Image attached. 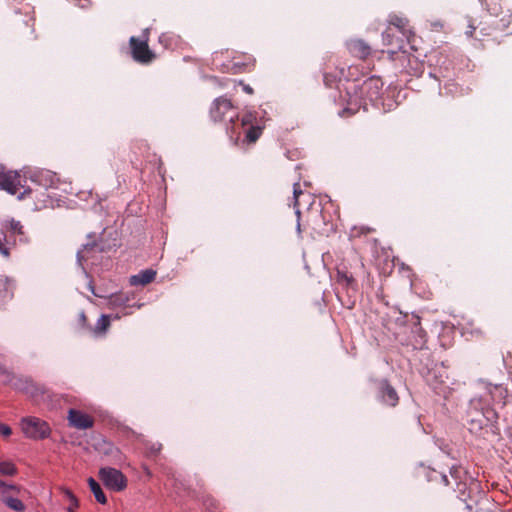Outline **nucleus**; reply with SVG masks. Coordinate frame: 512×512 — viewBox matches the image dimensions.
<instances>
[{
  "label": "nucleus",
  "instance_id": "obj_22",
  "mask_svg": "<svg viewBox=\"0 0 512 512\" xmlns=\"http://www.w3.org/2000/svg\"><path fill=\"white\" fill-rule=\"evenodd\" d=\"M17 472L15 465L9 461L0 462V474L6 476H13Z\"/></svg>",
  "mask_w": 512,
  "mask_h": 512
},
{
  "label": "nucleus",
  "instance_id": "obj_31",
  "mask_svg": "<svg viewBox=\"0 0 512 512\" xmlns=\"http://www.w3.org/2000/svg\"><path fill=\"white\" fill-rule=\"evenodd\" d=\"M11 434H12V429L8 425H6L4 423H0V435L5 438H8Z\"/></svg>",
  "mask_w": 512,
  "mask_h": 512
},
{
  "label": "nucleus",
  "instance_id": "obj_25",
  "mask_svg": "<svg viewBox=\"0 0 512 512\" xmlns=\"http://www.w3.org/2000/svg\"><path fill=\"white\" fill-rule=\"evenodd\" d=\"M491 398L496 402L497 398L501 399L507 395V390L502 386H494L490 391Z\"/></svg>",
  "mask_w": 512,
  "mask_h": 512
},
{
  "label": "nucleus",
  "instance_id": "obj_32",
  "mask_svg": "<svg viewBox=\"0 0 512 512\" xmlns=\"http://www.w3.org/2000/svg\"><path fill=\"white\" fill-rule=\"evenodd\" d=\"M457 473H458V469L452 468L450 470L451 477L454 479L457 488L461 491L462 487H465V483H462V482L457 480V478H458L457 475H456Z\"/></svg>",
  "mask_w": 512,
  "mask_h": 512
},
{
  "label": "nucleus",
  "instance_id": "obj_38",
  "mask_svg": "<svg viewBox=\"0 0 512 512\" xmlns=\"http://www.w3.org/2000/svg\"><path fill=\"white\" fill-rule=\"evenodd\" d=\"M33 25H34V23H32V25L30 26V34H33V33H34Z\"/></svg>",
  "mask_w": 512,
  "mask_h": 512
},
{
  "label": "nucleus",
  "instance_id": "obj_10",
  "mask_svg": "<svg viewBox=\"0 0 512 512\" xmlns=\"http://www.w3.org/2000/svg\"><path fill=\"white\" fill-rule=\"evenodd\" d=\"M67 420L69 426L78 430H86L92 428L94 425L92 416L73 408L69 409Z\"/></svg>",
  "mask_w": 512,
  "mask_h": 512
},
{
  "label": "nucleus",
  "instance_id": "obj_13",
  "mask_svg": "<svg viewBox=\"0 0 512 512\" xmlns=\"http://www.w3.org/2000/svg\"><path fill=\"white\" fill-rule=\"evenodd\" d=\"M14 285L13 282L5 276H0V303L13 298Z\"/></svg>",
  "mask_w": 512,
  "mask_h": 512
},
{
  "label": "nucleus",
  "instance_id": "obj_12",
  "mask_svg": "<svg viewBox=\"0 0 512 512\" xmlns=\"http://www.w3.org/2000/svg\"><path fill=\"white\" fill-rule=\"evenodd\" d=\"M388 22L390 25L394 26L399 30V32L408 39L410 42V36L412 32L407 28L408 20L396 14H392L389 16Z\"/></svg>",
  "mask_w": 512,
  "mask_h": 512
},
{
  "label": "nucleus",
  "instance_id": "obj_18",
  "mask_svg": "<svg viewBox=\"0 0 512 512\" xmlns=\"http://www.w3.org/2000/svg\"><path fill=\"white\" fill-rule=\"evenodd\" d=\"M2 501L12 510L23 512L25 510L24 503L18 498L3 496Z\"/></svg>",
  "mask_w": 512,
  "mask_h": 512
},
{
  "label": "nucleus",
  "instance_id": "obj_4",
  "mask_svg": "<svg viewBox=\"0 0 512 512\" xmlns=\"http://www.w3.org/2000/svg\"><path fill=\"white\" fill-rule=\"evenodd\" d=\"M21 429L26 437L38 440L50 435L51 429L47 422L37 417H25L21 420Z\"/></svg>",
  "mask_w": 512,
  "mask_h": 512
},
{
  "label": "nucleus",
  "instance_id": "obj_20",
  "mask_svg": "<svg viewBox=\"0 0 512 512\" xmlns=\"http://www.w3.org/2000/svg\"><path fill=\"white\" fill-rule=\"evenodd\" d=\"M302 194H303V192L301 190L300 183H295L294 186H293V195H294V199H295L294 207L296 208V214H297L298 218H300V210L297 208V206H298V198ZM301 229H302V224L300 223V219H298L297 231L300 233Z\"/></svg>",
  "mask_w": 512,
  "mask_h": 512
},
{
  "label": "nucleus",
  "instance_id": "obj_21",
  "mask_svg": "<svg viewBox=\"0 0 512 512\" xmlns=\"http://www.w3.org/2000/svg\"><path fill=\"white\" fill-rule=\"evenodd\" d=\"M62 493L69 500L70 505L67 508L68 512H75V509L79 506L78 499L69 489H62Z\"/></svg>",
  "mask_w": 512,
  "mask_h": 512
},
{
  "label": "nucleus",
  "instance_id": "obj_28",
  "mask_svg": "<svg viewBox=\"0 0 512 512\" xmlns=\"http://www.w3.org/2000/svg\"><path fill=\"white\" fill-rule=\"evenodd\" d=\"M432 474L433 475L430 476V480H437L439 478L441 483H443V485H445V486H450L451 485V482H450V480H449L447 475L441 474V473H437L436 471H432Z\"/></svg>",
  "mask_w": 512,
  "mask_h": 512
},
{
  "label": "nucleus",
  "instance_id": "obj_24",
  "mask_svg": "<svg viewBox=\"0 0 512 512\" xmlns=\"http://www.w3.org/2000/svg\"><path fill=\"white\" fill-rule=\"evenodd\" d=\"M337 281L346 286H350L355 282V280L351 274L341 271V270L337 271Z\"/></svg>",
  "mask_w": 512,
  "mask_h": 512
},
{
  "label": "nucleus",
  "instance_id": "obj_15",
  "mask_svg": "<svg viewBox=\"0 0 512 512\" xmlns=\"http://www.w3.org/2000/svg\"><path fill=\"white\" fill-rule=\"evenodd\" d=\"M97 449L99 452L104 455L110 456L113 460L118 461L121 458L120 450L115 447L112 443L102 440L101 443L98 444Z\"/></svg>",
  "mask_w": 512,
  "mask_h": 512
},
{
  "label": "nucleus",
  "instance_id": "obj_5",
  "mask_svg": "<svg viewBox=\"0 0 512 512\" xmlns=\"http://www.w3.org/2000/svg\"><path fill=\"white\" fill-rule=\"evenodd\" d=\"M98 477L109 490L120 492L127 487V478L118 469L103 467L99 470Z\"/></svg>",
  "mask_w": 512,
  "mask_h": 512
},
{
  "label": "nucleus",
  "instance_id": "obj_19",
  "mask_svg": "<svg viewBox=\"0 0 512 512\" xmlns=\"http://www.w3.org/2000/svg\"><path fill=\"white\" fill-rule=\"evenodd\" d=\"M110 327V317L108 315H101L98 319L96 326L94 328L95 334H103Z\"/></svg>",
  "mask_w": 512,
  "mask_h": 512
},
{
  "label": "nucleus",
  "instance_id": "obj_27",
  "mask_svg": "<svg viewBox=\"0 0 512 512\" xmlns=\"http://www.w3.org/2000/svg\"><path fill=\"white\" fill-rule=\"evenodd\" d=\"M9 491H15V492H18L19 489L17 486L15 485H12V484H7L5 483L4 481L0 480V493L3 494V496H6V494L9 492Z\"/></svg>",
  "mask_w": 512,
  "mask_h": 512
},
{
  "label": "nucleus",
  "instance_id": "obj_29",
  "mask_svg": "<svg viewBox=\"0 0 512 512\" xmlns=\"http://www.w3.org/2000/svg\"><path fill=\"white\" fill-rule=\"evenodd\" d=\"M162 450V444L160 443H153L148 447L149 454L151 456H156L160 453Z\"/></svg>",
  "mask_w": 512,
  "mask_h": 512
},
{
  "label": "nucleus",
  "instance_id": "obj_37",
  "mask_svg": "<svg viewBox=\"0 0 512 512\" xmlns=\"http://www.w3.org/2000/svg\"><path fill=\"white\" fill-rule=\"evenodd\" d=\"M92 293L94 294V296H98V297H101V295L97 294L95 291H94V288L91 286L90 287Z\"/></svg>",
  "mask_w": 512,
  "mask_h": 512
},
{
  "label": "nucleus",
  "instance_id": "obj_33",
  "mask_svg": "<svg viewBox=\"0 0 512 512\" xmlns=\"http://www.w3.org/2000/svg\"><path fill=\"white\" fill-rule=\"evenodd\" d=\"M459 505L462 507L463 510H466L467 512H471V506L464 503L461 499H459Z\"/></svg>",
  "mask_w": 512,
  "mask_h": 512
},
{
  "label": "nucleus",
  "instance_id": "obj_17",
  "mask_svg": "<svg viewBox=\"0 0 512 512\" xmlns=\"http://www.w3.org/2000/svg\"><path fill=\"white\" fill-rule=\"evenodd\" d=\"M382 40L384 45H395L398 50H402L404 48L403 41L396 38L392 29L388 27L382 34Z\"/></svg>",
  "mask_w": 512,
  "mask_h": 512
},
{
  "label": "nucleus",
  "instance_id": "obj_14",
  "mask_svg": "<svg viewBox=\"0 0 512 512\" xmlns=\"http://www.w3.org/2000/svg\"><path fill=\"white\" fill-rule=\"evenodd\" d=\"M156 277V272L151 269L143 270L137 275H133L130 279L132 285H147Z\"/></svg>",
  "mask_w": 512,
  "mask_h": 512
},
{
  "label": "nucleus",
  "instance_id": "obj_11",
  "mask_svg": "<svg viewBox=\"0 0 512 512\" xmlns=\"http://www.w3.org/2000/svg\"><path fill=\"white\" fill-rule=\"evenodd\" d=\"M349 53L359 59L365 60L372 52V48L362 39H352L346 43Z\"/></svg>",
  "mask_w": 512,
  "mask_h": 512
},
{
  "label": "nucleus",
  "instance_id": "obj_1",
  "mask_svg": "<svg viewBox=\"0 0 512 512\" xmlns=\"http://www.w3.org/2000/svg\"><path fill=\"white\" fill-rule=\"evenodd\" d=\"M209 114L215 123L226 120L232 123L231 127L227 128V133L235 144L240 141L241 134L244 135L243 144L256 143L265 128L263 118L259 117L255 111H246L239 118L236 107L225 96H220L212 102Z\"/></svg>",
  "mask_w": 512,
  "mask_h": 512
},
{
  "label": "nucleus",
  "instance_id": "obj_16",
  "mask_svg": "<svg viewBox=\"0 0 512 512\" xmlns=\"http://www.w3.org/2000/svg\"><path fill=\"white\" fill-rule=\"evenodd\" d=\"M88 485H89V488H90L91 492L93 493L96 501L99 502L100 504H106L107 498H106V495L104 494L100 484L94 478L90 477L88 479Z\"/></svg>",
  "mask_w": 512,
  "mask_h": 512
},
{
  "label": "nucleus",
  "instance_id": "obj_9",
  "mask_svg": "<svg viewBox=\"0 0 512 512\" xmlns=\"http://www.w3.org/2000/svg\"><path fill=\"white\" fill-rule=\"evenodd\" d=\"M378 398L380 401L390 407H395L399 403V396L394 387L387 379H382L377 382Z\"/></svg>",
  "mask_w": 512,
  "mask_h": 512
},
{
  "label": "nucleus",
  "instance_id": "obj_23",
  "mask_svg": "<svg viewBox=\"0 0 512 512\" xmlns=\"http://www.w3.org/2000/svg\"><path fill=\"white\" fill-rule=\"evenodd\" d=\"M13 386L15 388L24 390L26 393L33 394L34 384L31 381H23L22 379H17V381L13 383Z\"/></svg>",
  "mask_w": 512,
  "mask_h": 512
},
{
  "label": "nucleus",
  "instance_id": "obj_26",
  "mask_svg": "<svg viewBox=\"0 0 512 512\" xmlns=\"http://www.w3.org/2000/svg\"><path fill=\"white\" fill-rule=\"evenodd\" d=\"M337 80L338 78L336 75L327 72L324 73L323 81L326 87L332 88L337 83Z\"/></svg>",
  "mask_w": 512,
  "mask_h": 512
},
{
  "label": "nucleus",
  "instance_id": "obj_30",
  "mask_svg": "<svg viewBox=\"0 0 512 512\" xmlns=\"http://www.w3.org/2000/svg\"><path fill=\"white\" fill-rule=\"evenodd\" d=\"M10 229L14 232V233H17V234H22L23 231V226L21 225V223L19 221H15V220H12L10 222Z\"/></svg>",
  "mask_w": 512,
  "mask_h": 512
},
{
  "label": "nucleus",
  "instance_id": "obj_8",
  "mask_svg": "<svg viewBox=\"0 0 512 512\" xmlns=\"http://www.w3.org/2000/svg\"><path fill=\"white\" fill-rule=\"evenodd\" d=\"M328 221H326L321 216V211L318 209H311L307 215L306 223L304 224V229H310L311 234L322 235L327 231Z\"/></svg>",
  "mask_w": 512,
  "mask_h": 512
},
{
  "label": "nucleus",
  "instance_id": "obj_34",
  "mask_svg": "<svg viewBox=\"0 0 512 512\" xmlns=\"http://www.w3.org/2000/svg\"><path fill=\"white\" fill-rule=\"evenodd\" d=\"M372 231H373V229H371L369 227L362 226V227L359 228V233H361V234H369Z\"/></svg>",
  "mask_w": 512,
  "mask_h": 512
},
{
  "label": "nucleus",
  "instance_id": "obj_7",
  "mask_svg": "<svg viewBox=\"0 0 512 512\" xmlns=\"http://www.w3.org/2000/svg\"><path fill=\"white\" fill-rule=\"evenodd\" d=\"M22 177L19 173L13 171H5L0 169V188L12 195L23 194L20 192L22 185Z\"/></svg>",
  "mask_w": 512,
  "mask_h": 512
},
{
  "label": "nucleus",
  "instance_id": "obj_6",
  "mask_svg": "<svg viewBox=\"0 0 512 512\" xmlns=\"http://www.w3.org/2000/svg\"><path fill=\"white\" fill-rule=\"evenodd\" d=\"M129 45L133 59L141 64H149L155 59V54L148 45V36L145 34L143 39L132 36L129 39Z\"/></svg>",
  "mask_w": 512,
  "mask_h": 512
},
{
  "label": "nucleus",
  "instance_id": "obj_36",
  "mask_svg": "<svg viewBox=\"0 0 512 512\" xmlns=\"http://www.w3.org/2000/svg\"><path fill=\"white\" fill-rule=\"evenodd\" d=\"M244 90H245L247 93H249V94H252V93H253V89H252L250 86H248V85H246V86L244 87Z\"/></svg>",
  "mask_w": 512,
  "mask_h": 512
},
{
  "label": "nucleus",
  "instance_id": "obj_2",
  "mask_svg": "<svg viewBox=\"0 0 512 512\" xmlns=\"http://www.w3.org/2000/svg\"><path fill=\"white\" fill-rule=\"evenodd\" d=\"M383 81L380 77L372 76L365 79L361 84L353 83L351 87L347 88L349 95L348 106L343 110L342 115L345 113L354 114L358 111L362 104L366 105V101L373 102L380 98Z\"/></svg>",
  "mask_w": 512,
  "mask_h": 512
},
{
  "label": "nucleus",
  "instance_id": "obj_3",
  "mask_svg": "<svg viewBox=\"0 0 512 512\" xmlns=\"http://www.w3.org/2000/svg\"><path fill=\"white\" fill-rule=\"evenodd\" d=\"M467 417L469 430L472 433H478L484 427L496 423L498 413L484 399L473 398L469 403Z\"/></svg>",
  "mask_w": 512,
  "mask_h": 512
},
{
  "label": "nucleus",
  "instance_id": "obj_35",
  "mask_svg": "<svg viewBox=\"0 0 512 512\" xmlns=\"http://www.w3.org/2000/svg\"><path fill=\"white\" fill-rule=\"evenodd\" d=\"M475 31V27L470 26V29L466 31L467 36L472 37Z\"/></svg>",
  "mask_w": 512,
  "mask_h": 512
}]
</instances>
